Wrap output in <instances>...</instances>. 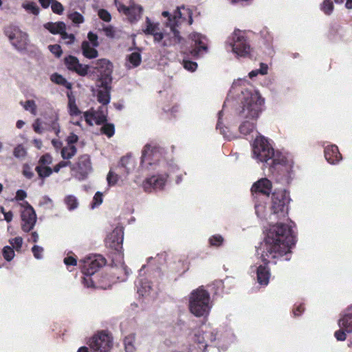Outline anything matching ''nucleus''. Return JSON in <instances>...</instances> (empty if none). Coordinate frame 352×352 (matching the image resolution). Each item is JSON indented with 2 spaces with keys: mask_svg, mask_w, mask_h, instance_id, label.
Returning a JSON list of instances; mask_svg holds the SVG:
<instances>
[{
  "mask_svg": "<svg viewBox=\"0 0 352 352\" xmlns=\"http://www.w3.org/2000/svg\"><path fill=\"white\" fill-rule=\"evenodd\" d=\"M272 164L273 166L276 165H283L285 166L289 164V160L287 158L280 153H274V155L272 158Z\"/></svg>",
  "mask_w": 352,
  "mask_h": 352,
  "instance_id": "obj_34",
  "label": "nucleus"
},
{
  "mask_svg": "<svg viewBox=\"0 0 352 352\" xmlns=\"http://www.w3.org/2000/svg\"><path fill=\"white\" fill-rule=\"evenodd\" d=\"M223 113L222 111L219 112V118H218V122L217 124V129L220 131V132L223 134L224 138L229 139L228 135H227L225 129L221 127V117H222Z\"/></svg>",
  "mask_w": 352,
  "mask_h": 352,
  "instance_id": "obj_62",
  "label": "nucleus"
},
{
  "mask_svg": "<svg viewBox=\"0 0 352 352\" xmlns=\"http://www.w3.org/2000/svg\"><path fill=\"white\" fill-rule=\"evenodd\" d=\"M224 239L220 234H214L209 239V243L212 246L219 247L222 245Z\"/></svg>",
  "mask_w": 352,
  "mask_h": 352,
  "instance_id": "obj_46",
  "label": "nucleus"
},
{
  "mask_svg": "<svg viewBox=\"0 0 352 352\" xmlns=\"http://www.w3.org/2000/svg\"><path fill=\"white\" fill-rule=\"evenodd\" d=\"M60 36H61L62 39L65 40V43L67 44L72 43L75 39L74 34H68L66 32V30H64V32L60 34Z\"/></svg>",
  "mask_w": 352,
  "mask_h": 352,
  "instance_id": "obj_59",
  "label": "nucleus"
},
{
  "mask_svg": "<svg viewBox=\"0 0 352 352\" xmlns=\"http://www.w3.org/2000/svg\"><path fill=\"white\" fill-rule=\"evenodd\" d=\"M320 8L326 15H331L334 9L333 3L331 0H324L320 4Z\"/></svg>",
  "mask_w": 352,
  "mask_h": 352,
  "instance_id": "obj_40",
  "label": "nucleus"
},
{
  "mask_svg": "<svg viewBox=\"0 0 352 352\" xmlns=\"http://www.w3.org/2000/svg\"><path fill=\"white\" fill-rule=\"evenodd\" d=\"M23 210L21 212V228L25 232H30L35 226L36 222V214L34 208L27 201L21 204Z\"/></svg>",
  "mask_w": 352,
  "mask_h": 352,
  "instance_id": "obj_12",
  "label": "nucleus"
},
{
  "mask_svg": "<svg viewBox=\"0 0 352 352\" xmlns=\"http://www.w3.org/2000/svg\"><path fill=\"white\" fill-rule=\"evenodd\" d=\"M211 306L210 304V295L202 287L192 291L189 298L190 311L197 317L207 316Z\"/></svg>",
  "mask_w": 352,
  "mask_h": 352,
  "instance_id": "obj_4",
  "label": "nucleus"
},
{
  "mask_svg": "<svg viewBox=\"0 0 352 352\" xmlns=\"http://www.w3.org/2000/svg\"><path fill=\"white\" fill-rule=\"evenodd\" d=\"M87 38L89 39V42L91 43V44L94 47H98L99 46V42L98 41V36L93 33L92 32H89L87 34Z\"/></svg>",
  "mask_w": 352,
  "mask_h": 352,
  "instance_id": "obj_58",
  "label": "nucleus"
},
{
  "mask_svg": "<svg viewBox=\"0 0 352 352\" xmlns=\"http://www.w3.org/2000/svg\"><path fill=\"white\" fill-rule=\"evenodd\" d=\"M119 179V175L116 174L112 170H110L107 175V180L108 182V185L109 186H112L116 184Z\"/></svg>",
  "mask_w": 352,
  "mask_h": 352,
  "instance_id": "obj_50",
  "label": "nucleus"
},
{
  "mask_svg": "<svg viewBox=\"0 0 352 352\" xmlns=\"http://www.w3.org/2000/svg\"><path fill=\"white\" fill-rule=\"evenodd\" d=\"M65 64L68 69L74 71L80 76L87 74L89 67L79 63L78 59L74 56H69L65 58Z\"/></svg>",
  "mask_w": 352,
  "mask_h": 352,
  "instance_id": "obj_21",
  "label": "nucleus"
},
{
  "mask_svg": "<svg viewBox=\"0 0 352 352\" xmlns=\"http://www.w3.org/2000/svg\"><path fill=\"white\" fill-rule=\"evenodd\" d=\"M67 17L72 21L73 23L77 25H79L85 21V19L82 14L72 10H68Z\"/></svg>",
  "mask_w": 352,
  "mask_h": 352,
  "instance_id": "obj_32",
  "label": "nucleus"
},
{
  "mask_svg": "<svg viewBox=\"0 0 352 352\" xmlns=\"http://www.w3.org/2000/svg\"><path fill=\"white\" fill-rule=\"evenodd\" d=\"M82 272L85 276H91L103 266L105 263L104 258L100 255H95L83 260Z\"/></svg>",
  "mask_w": 352,
  "mask_h": 352,
  "instance_id": "obj_14",
  "label": "nucleus"
},
{
  "mask_svg": "<svg viewBox=\"0 0 352 352\" xmlns=\"http://www.w3.org/2000/svg\"><path fill=\"white\" fill-rule=\"evenodd\" d=\"M135 334H130L125 337L124 344L126 352H134L135 351Z\"/></svg>",
  "mask_w": 352,
  "mask_h": 352,
  "instance_id": "obj_33",
  "label": "nucleus"
},
{
  "mask_svg": "<svg viewBox=\"0 0 352 352\" xmlns=\"http://www.w3.org/2000/svg\"><path fill=\"white\" fill-rule=\"evenodd\" d=\"M294 244L295 236L288 225H271L264 242L257 249V254H261L262 261L267 264L272 259L287 254Z\"/></svg>",
  "mask_w": 352,
  "mask_h": 352,
  "instance_id": "obj_1",
  "label": "nucleus"
},
{
  "mask_svg": "<svg viewBox=\"0 0 352 352\" xmlns=\"http://www.w3.org/2000/svg\"><path fill=\"white\" fill-rule=\"evenodd\" d=\"M95 69L100 73V76L99 78V82L101 83H111V74L113 71V65L107 59L102 58L97 60L95 63Z\"/></svg>",
  "mask_w": 352,
  "mask_h": 352,
  "instance_id": "obj_13",
  "label": "nucleus"
},
{
  "mask_svg": "<svg viewBox=\"0 0 352 352\" xmlns=\"http://www.w3.org/2000/svg\"><path fill=\"white\" fill-rule=\"evenodd\" d=\"M137 287L138 293L142 296H150L153 293L151 284L146 279H140Z\"/></svg>",
  "mask_w": 352,
  "mask_h": 352,
  "instance_id": "obj_26",
  "label": "nucleus"
},
{
  "mask_svg": "<svg viewBox=\"0 0 352 352\" xmlns=\"http://www.w3.org/2000/svg\"><path fill=\"white\" fill-rule=\"evenodd\" d=\"M145 34L153 36L154 42L162 47H170L180 43L183 40L180 34L174 33L172 34L170 31L164 30L162 32L159 23H155L148 17L146 18L145 28L143 29Z\"/></svg>",
  "mask_w": 352,
  "mask_h": 352,
  "instance_id": "obj_3",
  "label": "nucleus"
},
{
  "mask_svg": "<svg viewBox=\"0 0 352 352\" xmlns=\"http://www.w3.org/2000/svg\"><path fill=\"white\" fill-rule=\"evenodd\" d=\"M87 344L92 352H108L112 347V340L102 331L92 336Z\"/></svg>",
  "mask_w": 352,
  "mask_h": 352,
  "instance_id": "obj_10",
  "label": "nucleus"
},
{
  "mask_svg": "<svg viewBox=\"0 0 352 352\" xmlns=\"http://www.w3.org/2000/svg\"><path fill=\"white\" fill-rule=\"evenodd\" d=\"M255 212L256 215L261 219H269L268 212L266 210V206L265 204H255Z\"/></svg>",
  "mask_w": 352,
  "mask_h": 352,
  "instance_id": "obj_41",
  "label": "nucleus"
},
{
  "mask_svg": "<svg viewBox=\"0 0 352 352\" xmlns=\"http://www.w3.org/2000/svg\"><path fill=\"white\" fill-rule=\"evenodd\" d=\"M98 14L99 17L105 22H109L111 19V16L110 13L104 9L99 10L98 12Z\"/></svg>",
  "mask_w": 352,
  "mask_h": 352,
  "instance_id": "obj_54",
  "label": "nucleus"
},
{
  "mask_svg": "<svg viewBox=\"0 0 352 352\" xmlns=\"http://www.w3.org/2000/svg\"><path fill=\"white\" fill-rule=\"evenodd\" d=\"M32 253L34 254V256L36 259H41L43 258V248L38 245H34L32 248Z\"/></svg>",
  "mask_w": 352,
  "mask_h": 352,
  "instance_id": "obj_55",
  "label": "nucleus"
},
{
  "mask_svg": "<svg viewBox=\"0 0 352 352\" xmlns=\"http://www.w3.org/2000/svg\"><path fill=\"white\" fill-rule=\"evenodd\" d=\"M95 47L89 41H84L81 45L83 56L89 59L96 58L98 56V52Z\"/></svg>",
  "mask_w": 352,
  "mask_h": 352,
  "instance_id": "obj_27",
  "label": "nucleus"
},
{
  "mask_svg": "<svg viewBox=\"0 0 352 352\" xmlns=\"http://www.w3.org/2000/svg\"><path fill=\"white\" fill-rule=\"evenodd\" d=\"M226 43L237 56H247L251 50L250 45L247 41L244 33L239 30H235L228 38Z\"/></svg>",
  "mask_w": 352,
  "mask_h": 352,
  "instance_id": "obj_7",
  "label": "nucleus"
},
{
  "mask_svg": "<svg viewBox=\"0 0 352 352\" xmlns=\"http://www.w3.org/2000/svg\"><path fill=\"white\" fill-rule=\"evenodd\" d=\"M23 175L28 179L32 178L34 175L31 167L27 164L23 166Z\"/></svg>",
  "mask_w": 352,
  "mask_h": 352,
  "instance_id": "obj_56",
  "label": "nucleus"
},
{
  "mask_svg": "<svg viewBox=\"0 0 352 352\" xmlns=\"http://www.w3.org/2000/svg\"><path fill=\"white\" fill-rule=\"evenodd\" d=\"M128 60L130 64H131V67H138L142 60L141 55L138 52H132L128 56Z\"/></svg>",
  "mask_w": 352,
  "mask_h": 352,
  "instance_id": "obj_42",
  "label": "nucleus"
},
{
  "mask_svg": "<svg viewBox=\"0 0 352 352\" xmlns=\"http://www.w3.org/2000/svg\"><path fill=\"white\" fill-rule=\"evenodd\" d=\"M239 117L243 120L239 126L241 133L247 135L254 131L256 122L263 110L264 98L253 88L245 89L241 91Z\"/></svg>",
  "mask_w": 352,
  "mask_h": 352,
  "instance_id": "obj_2",
  "label": "nucleus"
},
{
  "mask_svg": "<svg viewBox=\"0 0 352 352\" xmlns=\"http://www.w3.org/2000/svg\"><path fill=\"white\" fill-rule=\"evenodd\" d=\"M10 245L12 248H14L16 251H19L23 244V239L20 236L15 237L9 240Z\"/></svg>",
  "mask_w": 352,
  "mask_h": 352,
  "instance_id": "obj_51",
  "label": "nucleus"
},
{
  "mask_svg": "<svg viewBox=\"0 0 352 352\" xmlns=\"http://www.w3.org/2000/svg\"><path fill=\"white\" fill-rule=\"evenodd\" d=\"M252 270L254 268L256 272V277L258 283L261 285H267L269 283L270 271L265 265H260L259 266H252Z\"/></svg>",
  "mask_w": 352,
  "mask_h": 352,
  "instance_id": "obj_25",
  "label": "nucleus"
},
{
  "mask_svg": "<svg viewBox=\"0 0 352 352\" xmlns=\"http://www.w3.org/2000/svg\"><path fill=\"white\" fill-rule=\"evenodd\" d=\"M22 8L34 15H38L39 14V8L34 2L23 3Z\"/></svg>",
  "mask_w": 352,
  "mask_h": 352,
  "instance_id": "obj_44",
  "label": "nucleus"
},
{
  "mask_svg": "<svg viewBox=\"0 0 352 352\" xmlns=\"http://www.w3.org/2000/svg\"><path fill=\"white\" fill-rule=\"evenodd\" d=\"M339 326L344 328L348 333L352 332V313L346 314L339 320Z\"/></svg>",
  "mask_w": 352,
  "mask_h": 352,
  "instance_id": "obj_31",
  "label": "nucleus"
},
{
  "mask_svg": "<svg viewBox=\"0 0 352 352\" xmlns=\"http://www.w3.org/2000/svg\"><path fill=\"white\" fill-rule=\"evenodd\" d=\"M51 8L54 13L57 14H62L64 11L63 6L56 0H53L51 4Z\"/></svg>",
  "mask_w": 352,
  "mask_h": 352,
  "instance_id": "obj_45",
  "label": "nucleus"
},
{
  "mask_svg": "<svg viewBox=\"0 0 352 352\" xmlns=\"http://www.w3.org/2000/svg\"><path fill=\"white\" fill-rule=\"evenodd\" d=\"M76 153L75 146L67 145L61 150V156L65 160L71 159Z\"/></svg>",
  "mask_w": 352,
  "mask_h": 352,
  "instance_id": "obj_36",
  "label": "nucleus"
},
{
  "mask_svg": "<svg viewBox=\"0 0 352 352\" xmlns=\"http://www.w3.org/2000/svg\"><path fill=\"white\" fill-rule=\"evenodd\" d=\"M36 170L41 178L47 177L52 173V170L47 166L38 165L36 167Z\"/></svg>",
  "mask_w": 352,
  "mask_h": 352,
  "instance_id": "obj_43",
  "label": "nucleus"
},
{
  "mask_svg": "<svg viewBox=\"0 0 352 352\" xmlns=\"http://www.w3.org/2000/svg\"><path fill=\"white\" fill-rule=\"evenodd\" d=\"M2 253L4 258L8 261H10L14 256V252L10 246H5Z\"/></svg>",
  "mask_w": 352,
  "mask_h": 352,
  "instance_id": "obj_47",
  "label": "nucleus"
},
{
  "mask_svg": "<svg viewBox=\"0 0 352 352\" xmlns=\"http://www.w3.org/2000/svg\"><path fill=\"white\" fill-rule=\"evenodd\" d=\"M44 28L49 30L53 34H60L66 30V25L64 22H48L44 24Z\"/></svg>",
  "mask_w": 352,
  "mask_h": 352,
  "instance_id": "obj_28",
  "label": "nucleus"
},
{
  "mask_svg": "<svg viewBox=\"0 0 352 352\" xmlns=\"http://www.w3.org/2000/svg\"><path fill=\"white\" fill-rule=\"evenodd\" d=\"M32 127L34 129V131L38 134L42 133L43 131V128L41 127V121L40 119H36L34 121V122L32 124Z\"/></svg>",
  "mask_w": 352,
  "mask_h": 352,
  "instance_id": "obj_63",
  "label": "nucleus"
},
{
  "mask_svg": "<svg viewBox=\"0 0 352 352\" xmlns=\"http://www.w3.org/2000/svg\"><path fill=\"white\" fill-rule=\"evenodd\" d=\"M79 179H84L91 170V164L88 155H82L78 162Z\"/></svg>",
  "mask_w": 352,
  "mask_h": 352,
  "instance_id": "obj_22",
  "label": "nucleus"
},
{
  "mask_svg": "<svg viewBox=\"0 0 352 352\" xmlns=\"http://www.w3.org/2000/svg\"><path fill=\"white\" fill-rule=\"evenodd\" d=\"M51 80L58 85H63L67 89L72 88V84L69 82L63 76L54 74L51 76Z\"/></svg>",
  "mask_w": 352,
  "mask_h": 352,
  "instance_id": "obj_37",
  "label": "nucleus"
},
{
  "mask_svg": "<svg viewBox=\"0 0 352 352\" xmlns=\"http://www.w3.org/2000/svg\"><path fill=\"white\" fill-rule=\"evenodd\" d=\"M340 327L341 329L335 332V337L339 341H344L346 340V332H348L344 328H342L340 326Z\"/></svg>",
  "mask_w": 352,
  "mask_h": 352,
  "instance_id": "obj_60",
  "label": "nucleus"
},
{
  "mask_svg": "<svg viewBox=\"0 0 352 352\" xmlns=\"http://www.w3.org/2000/svg\"><path fill=\"white\" fill-rule=\"evenodd\" d=\"M110 83H101L98 82L99 90L97 94L98 101L106 106L110 102Z\"/></svg>",
  "mask_w": 352,
  "mask_h": 352,
  "instance_id": "obj_23",
  "label": "nucleus"
},
{
  "mask_svg": "<svg viewBox=\"0 0 352 352\" xmlns=\"http://www.w3.org/2000/svg\"><path fill=\"white\" fill-rule=\"evenodd\" d=\"M168 175H153L146 178L142 183V187L146 192L152 190H161L164 186Z\"/></svg>",
  "mask_w": 352,
  "mask_h": 352,
  "instance_id": "obj_18",
  "label": "nucleus"
},
{
  "mask_svg": "<svg viewBox=\"0 0 352 352\" xmlns=\"http://www.w3.org/2000/svg\"><path fill=\"white\" fill-rule=\"evenodd\" d=\"M13 155L20 160H23L27 155V150L23 145L18 144L13 150Z\"/></svg>",
  "mask_w": 352,
  "mask_h": 352,
  "instance_id": "obj_39",
  "label": "nucleus"
},
{
  "mask_svg": "<svg viewBox=\"0 0 352 352\" xmlns=\"http://www.w3.org/2000/svg\"><path fill=\"white\" fill-rule=\"evenodd\" d=\"M289 198L285 190H276L272 196V206L270 208L269 219H280L287 214Z\"/></svg>",
  "mask_w": 352,
  "mask_h": 352,
  "instance_id": "obj_6",
  "label": "nucleus"
},
{
  "mask_svg": "<svg viewBox=\"0 0 352 352\" xmlns=\"http://www.w3.org/2000/svg\"><path fill=\"white\" fill-rule=\"evenodd\" d=\"M64 263L67 265V266H70V265H72V266H74V265H76L77 264V260L76 258H74V256H67V257H65L64 258V261H63Z\"/></svg>",
  "mask_w": 352,
  "mask_h": 352,
  "instance_id": "obj_64",
  "label": "nucleus"
},
{
  "mask_svg": "<svg viewBox=\"0 0 352 352\" xmlns=\"http://www.w3.org/2000/svg\"><path fill=\"white\" fill-rule=\"evenodd\" d=\"M162 14L163 16L168 18L165 25L166 28H169V31L172 34H174V33L180 34L178 30L179 27L185 22H187L188 25H191L193 21L192 11L184 6L178 7L173 14H170L168 11H164Z\"/></svg>",
  "mask_w": 352,
  "mask_h": 352,
  "instance_id": "obj_5",
  "label": "nucleus"
},
{
  "mask_svg": "<svg viewBox=\"0 0 352 352\" xmlns=\"http://www.w3.org/2000/svg\"><path fill=\"white\" fill-rule=\"evenodd\" d=\"M102 201H103L102 194L99 191L97 192L93 198V201L91 204V208L92 209L97 208L102 203Z\"/></svg>",
  "mask_w": 352,
  "mask_h": 352,
  "instance_id": "obj_49",
  "label": "nucleus"
},
{
  "mask_svg": "<svg viewBox=\"0 0 352 352\" xmlns=\"http://www.w3.org/2000/svg\"><path fill=\"white\" fill-rule=\"evenodd\" d=\"M117 8L120 12H122L126 15L131 22L138 21L141 17L143 10L142 6L136 4L127 7L122 3H118Z\"/></svg>",
  "mask_w": 352,
  "mask_h": 352,
  "instance_id": "obj_19",
  "label": "nucleus"
},
{
  "mask_svg": "<svg viewBox=\"0 0 352 352\" xmlns=\"http://www.w3.org/2000/svg\"><path fill=\"white\" fill-rule=\"evenodd\" d=\"M123 241V232L122 228H116L110 233L105 241L106 245L117 251L120 250Z\"/></svg>",
  "mask_w": 352,
  "mask_h": 352,
  "instance_id": "obj_20",
  "label": "nucleus"
},
{
  "mask_svg": "<svg viewBox=\"0 0 352 352\" xmlns=\"http://www.w3.org/2000/svg\"><path fill=\"white\" fill-rule=\"evenodd\" d=\"M324 157L327 161L331 164H335L342 159L341 155L336 145L327 146L324 148Z\"/></svg>",
  "mask_w": 352,
  "mask_h": 352,
  "instance_id": "obj_24",
  "label": "nucleus"
},
{
  "mask_svg": "<svg viewBox=\"0 0 352 352\" xmlns=\"http://www.w3.org/2000/svg\"><path fill=\"white\" fill-rule=\"evenodd\" d=\"M52 162V157L49 154L43 155L39 160V164L42 166L50 164Z\"/></svg>",
  "mask_w": 352,
  "mask_h": 352,
  "instance_id": "obj_61",
  "label": "nucleus"
},
{
  "mask_svg": "<svg viewBox=\"0 0 352 352\" xmlns=\"http://www.w3.org/2000/svg\"><path fill=\"white\" fill-rule=\"evenodd\" d=\"M102 131L103 133H104L105 135H107L108 137L110 138V137L113 136L114 134V132H115L114 126L111 124H104L102 127Z\"/></svg>",
  "mask_w": 352,
  "mask_h": 352,
  "instance_id": "obj_53",
  "label": "nucleus"
},
{
  "mask_svg": "<svg viewBox=\"0 0 352 352\" xmlns=\"http://www.w3.org/2000/svg\"><path fill=\"white\" fill-rule=\"evenodd\" d=\"M272 189L271 182L263 178L256 182L252 187V192L256 195V198L261 201L269 198L270 193Z\"/></svg>",
  "mask_w": 352,
  "mask_h": 352,
  "instance_id": "obj_16",
  "label": "nucleus"
},
{
  "mask_svg": "<svg viewBox=\"0 0 352 352\" xmlns=\"http://www.w3.org/2000/svg\"><path fill=\"white\" fill-rule=\"evenodd\" d=\"M274 151L263 136H258L252 145V157L259 162L267 163L272 160Z\"/></svg>",
  "mask_w": 352,
  "mask_h": 352,
  "instance_id": "obj_8",
  "label": "nucleus"
},
{
  "mask_svg": "<svg viewBox=\"0 0 352 352\" xmlns=\"http://www.w3.org/2000/svg\"><path fill=\"white\" fill-rule=\"evenodd\" d=\"M48 48L57 57H60L62 54V50L59 45H50L48 46Z\"/></svg>",
  "mask_w": 352,
  "mask_h": 352,
  "instance_id": "obj_57",
  "label": "nucleus"
},
{
  "mask_svg": "<svg viewBox=\"0 0 352 352\" xmlns=\"http://www.w3.org/2000/svg\"><path fill=\"white\" fill-rule=\"evenodd\" d=\"M5 34L18 52L26 50L29 43L27 33L23 32L18 26L10 25L5 30Z\"/></svg>",
  "mask_w": 352,
  "mask_h": 352,
  "instance_id": "obj_9",
  "label": "nucleus"
},
{
  "mask_svg": "<svg viewBox=\"0 0 352 352\" xmlns=\"http://www.w3.org/2000/svg\"><path fill=\"white\" fill-rule=\"evenodd\" d=\"M65 204L69 210H74L78 206L77 198L74 195H67L64 199Z\"/></svg>",
  "mask_w": 352,
  "mask_h": 352,
  "instance_id": "obj_38",
  "label": "nucleus"
},
{
  "mask_svg": "<svg viewBox=\"0 0 352 352\" xmlns=\"http://www.w3.org/2000/svg\"><path fill=\"white\" fill-rule=\"evenodd\" d=\"M20 104L23 109L29 111L31 114L36 116L37 114V106L33 100H28L25 102H20Z\"/></svg>",
  "mask_w": 352,
  "mask_h": 352,
  "instance_id": "obj_35",
  "label": "nucleus"
},
{
  "mask_svg": "<svg viewBox=\"0 0 352 352\" xmlns=\"http://www.w3.org/2000/svg\"><path fill=\"white\" fill-rule=\"evenodd\" d=\"M107 109L105 106H101L97 111L93 109L85 112L84 116L89 125L101 124L107 121Z\"/></svg>",
  "mask_w": 352,
  "mask_h": 352,
  "instance_id": "obj_15",
  "label": "nucleus"
},
{
  "mask_svg": "<svg viewBox=\"0 0 352 352\" xmlns=\"http://www.w3.org/2000/svg\"><path fill=\"white\" fill-rule=\"evenodd\" d=\"M160 150L151 144H146L144 147L141 157V164L142 166L152 165L158 160Z\"/></svg>",
  "mask_w": 352,
  "mask_h": 352,
  "instance_id": "obj_17",
  "label": "nucleus"
},
{
  "mask_svg": "<svg viewBox=\"0 0 352 352\" xmlns=\"http://www.w3.org/2000/svg\"><path fill=\"white\" fill-rule=\"evenodd\" d=\"M208 337V334L204 333L202 331H197V332L195 333L194 340L198 344L199 352H203L206 350L208 346L206 338Z\"/></svg>",
  "mask_w": 352,
  "mask_h": 352,
  "instance_id": "obj_29",
  "label": "nucleus"
},
{
  "mask_svg": "<svg viewBox=\"0 0 352 352\" xmlns=\"http://www.w3.org/2000/svg\"><path fill=\"white\" fill-rule=\"evenodd\" d=\"M189 39L191 40L192 50L190 54L193 56L201 57L208 52V40L207 38L199 33L193 32L189 35Z\"/></svg>",
  "mask_w": 352,
  "mask_h": 352,
  "instance_id": "obj_11",
  "label": "nucleus"
},
{
  "mask_svg": "<svg viewBox=\"0 0 352 352\" xmlns=\"http://www.w3.org/2000/svg\"><path fill=\"white\" fill-rule=\"evenodd\" d=\"M69 111L72 116H77L80 114V111L78 109L74 100L71 99L69 100Z\"/></svg>",
  "mask_w": 352,
  "mask_h": 352,
  "instance_id": "obj_48",
  "label": "nucleus"
},
{
  "mask_svg": "<svg viewBox=\"0 0 352 352\" xmlns=\"http://www.w3.org/2000/svg\"><path fill=\"white\" fill-rule=\"evenodd\" d=\"M119 166L124 168L125 174L128 175L135 168L134 161L131 156H124L121 158Z\"/></svg>",
  "mask_w": 352,
  "mask_h": 352,
  "instance_id": "obj_30",
  "label": "nucleus"
},
{
  "mask_svg": "<svg viewBox=\"0 0 352 352\" xmlns=\"http://www.w3.org/2000/svg\"><path fill=\"white\" fill-rule=\"evenodd\" d=\"M183 65L186 70L190 72H194L197 68V63L189 60H184Z\"/></svg>",
  "mask_w": 352,
  "mask_h": 352,
  "instance_id": "obj_52",
  "label": "nucleus"
}]
</instances>
